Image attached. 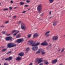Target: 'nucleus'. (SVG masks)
I'll list each match as a JSON object with an SVG mask.
<instances>
[{"label":"nucleus","mask_w":65,"mask_h":65,"mask_svg":"<svg viewBox=\"0 0 65 65\" xmlns=\"http://www.w3.org/2000/svg\"><path fill=\"white\" fill-rule=\"evenodd\" d=\"M28 42L29 43L30 45L32 46H37L39 45L40 44V42L37 43L36 44V42L34 43V41L33 40L29 41H28Z\"/></svg>","instance_id":"f257e3e1"},{"label":"nucleus","mask_w":65,"mask_h":65,"mask_svg":"<svg viewBox=\"0 0 65 65\" xmlns=\"http://www.w3.org/2000/svg\"><path fill=\"white\" fill-rule=\"evenodd\" d=\"M16 46V44H14L13 43H10L8 44L7 46L9 48H10L12 47L15 46Z\"/></svg>","instance_id":"f03ea898"},{"label":"nucleus","mask_w":65,"mask_h":65,"mask_svg":"<svg viewBox=\"0 0 65 65\" xmlns=\"http://www.w3.org/2000/svg\"><path fill=\"white\" fill-rule=\"evenodd\" d=\"M42 5L40 4L38 5L37 7V10L39 13H40V12L42 10Z\"/></svg>","instance_id":"7ed1b4c3"},{"label":"nucleus","mask_w":65,"mask_h":65,"mask_svg":"<svg viewBox=\"0 0 65 65\" xmlns=\"http://www.w3.org/2000/svg\"><path fill=\"white\" fill-rule=\"evenodd\" d=\"M24 39L23 38L17 40L16 42L18 43H20L24 41Z\"/></svg>","instance_id":"20e7f679"},{"label":"nucleus","mask_w":65,"mask_h":65,"mask_svg":"<svg viewBox=\"0 0 65 65\" xmlns=\"http://www.w3.org/2000/svg\"><path fill=\"white\" fill-rule=\"evenodd\" d=\"M21 27L22 29L25 30L26 28V27L25 26V24L24 23H22L21 24Z\"/></svg>","instance_id":"39448f33"},{"label":"nucleus","mask_w":65,"mask_h":65,"mask_svg":"<svg viewBox=\"0 0 65 65\" xmlns=\"http://www.w3.org/2000/svg\"><path fill=\"white\" fill-rule=\"evenodd\" d=\"M52 40L53 41H56L58 40V37L57 36H54L52 38Z\"/></svg>","instance_id":"423d86ee"},{"label":"nucleus","mask_w":65,"mask_h":65,"mask_svg":"<svg viewBox=\"0 0 65 65\" xmlns=\"http://www.w3.org/2000/svg\"><path fill=\"white\" fill-rule=\"evenodd\" d=\"M12 38L11 37H6L5 38V39L7 41H10L12 40Z\"/></svg>","instance_id":"0eeeda50"},{"label":"nucleus","mask_w":65,"mask_h":65,"mask_svg":"<svg viewBox=\"0 0 65 65\" xmlns=\"http://www.w3.org/2000/svg\"><path fill=\"white\" fill-rule=\"evenodd\" d=\"M32 48V50L33 51H37L38 49V46H35Z\"/></svg>","instance_id":"6e6552de"},{"label":"nucleus","mask_w":65,"mask_h":65,"mask_svg":"<svg viewBox=\"0 0 65 65\" xmlns=\"http://www.w3.org/2000/svg\"><path fill=\"white\" fill-rule=\"evenodd\" d=\"M47 45V43L46 41H45L44 42H43L41 44V45L43 46H46Z\"/></svg>","instance_id":"1a4fd4ad"},{"label":"nucleus","mask_w":65,"mask_h":65,"mask_svg":"<svg viewBox=\"0 0 65 65\" xmlns=\"http://www.w3.org/2000/svg\"><path fill=\"white\" fill-rule=\"evenodd\" d=\"M12 59V57H10L9 58H7L5 59L6 60H11Z\"/></svg>","instance_id":"9d476101"},{"label":"nucleus","mask_w":65,"mask_h":65,"mask_svg":"<svg viewBox=\"0 0 65 65\" xmlns=\"http://www.w3.org/2000/svg\"><path fill=\"white\" fill-rule=\"evenodd\" d=\"M42 51V50L41 49H39L38 50V51L36 52V54H39Z\"/></svg>","instance_id":"9b49d317"},{"label":"nucleus","mask_w":65,"mask_h":65,"mask_svg":"<svg viewBox=\"0 0 65 65\" xmlns=\"http://www.w3.org/2000/svg\"><path fill=\"white\" fill-rule=\"evenodd\" d=\"M43 61V58H41L39 59L38 63H39Z\"/></svg>","instance_id":"f8f14e48"},{"label":"nucleus","mask_w":65,"mask_h":65,"mask_svg":"<svg viewBox=\"0 0 65 65\" xmlns=\"http://www.w3.org/2000/svg\"><path fill=\"white\" fill-rule=\"evenodd\" d=\"M57 62V60L55 59L52 61L51 62L52 63L55 64Z\"/></svg>","instance_id":"ddd939ff"},{"label":"nucleus","mask_w":65,"mask_h":65,"mask_svg":"<svg viewBox=\"0 0 65 65\" xmlns=\"http://www.w3.org/2000/svg\"><path fill=\"white\" fill-rule=\"evenodd\" d=\"M50 32V31H48L45 34V35L46 36V37H48L50 36V35L48 34Z\"/></svg>","instance_id":"4468645a"},{"label":"nucleus","mask_w":65,"mask_h":65,"mask_svg":"<svg viewBox=\"0 0 65 65\" xmlns=\"http://www.w3.org/2000/svg\"><path fill=\"white\" fill-rule=\"evenodd\" d=\"M39 35L38 34L36 33L34 35L33 38H34L35 37H37Z\"/></svg>","instance_id":"2eb2a0df"},{"label":"nucleus","mask_w":65,"mask_h":65,"mask_svg":"<svg viewBox=\"0 0 65 65\" xmlns=\"http://www.w3.org/2000/svg\"><path fill=\"white\" fill-rule=\"evenodd\" d=\"M18 55H20L21 56H23L24 55V53H23L22 52L19 54Z\"/></svg>","instance_id":"dca6fc26"},{"label":"nucleus","mask_w":65,"mask_h":65,"mask_svg":"<svg viewBox=\"0 0 65 65\" xmlns=\"http://www.w3.org/2000/svg\"><path fill=\"white\" fill-rule=\"evenodd\" d=\"M21 59V58L19 56L17 57L16 59V60L18 61H20V60Z\"/></svg>","instance_id":"f3484780"},{"label":"nucleus","mask_w":65,"mask_h":65,"mask_svg":"<svg viewBox=\"0 0 65 65\" xmlns=\"http://www.w3.org/2000/svg\"><path fill=\"white\" fill-rule=\"evenodd\" d=\"M21 37V36L20 34H19L16 37V38H18L20 37Z\"/></svg>","instance_id":"a211bd4d"},{"label":"nucleus","mask_w":65,"mask_h":65,"mask_svg":"<svg viewBox=\"0 0 65 65\" xmlns=\"http://www.w3.org/2000/svg\"><path fill=\"white\" fill-rule=\"evenodd\" d=\"M57 24V22H54L53 23V24L54 26H55Z\"/></svg>","instance_id":"6ab92c4d"},{"label":"nucleus","mask_w":65,"mask_h":65,"mask_svg":"<svg viewBox=\"0 0 65 65\" xmlns=\"http://www.w3.org/2000/svg\"><path fill=\"white\" fill-rule=\"evenodd\" d=\"M20 5H23L25 4V3L22 2H20Z\"/></svg>","instance_id":"aec40b11"},{"label":"nucleus","mask_w":65,"mask_h":65,"mask_svg":"<svg viewBox=\"0 0 65 65\" xmlns=\"http://www.w3.org/2000/svg\"><path fill=\"white\" fill-rule=\"evenodd\" d=\"M32 35L31 34H30L29 35H27L28 38H30L31 36Z\"/></svg>","instance_id":"412c9836"},{"label":"nucleus","mask_w":65,"mask_h":65,"mask_svg":"<svg viewBox=\"0 0 65 65\" xmlns=\"http://www.w3.org/2000/svg\"><path fill=\"white\" fill-rule=\"evenodd\" d=\"M19 32V31H17V32H16L13 35V36H15V35H16L17 34V33Z\"/></svg>","instance_id":"4be33fe9"},{"label":"nucleus","mask_w":65,"mask_h":65,"mask_svg":"<svg viewBox=\"0 0 65 65\" xmlns=\"http://www.w3.org/2000/svg\"><path fill=\"white\" fill-rule=\"evenodd\" d=\"M39 60V59H38V58H37V59H36V60H35V62H38Z\"/></svg>","instance_id":"5701e85b"},{"label":"nucleus","mask_w":65,"mask_h":65,"mask_svg":"<svg viewBox=\"0 0 65 65\" xmlns=\"http://www.w3.org/2000/svg\"><path fill=\"white\" fill-rule=\"evenodd\" d=\"M29 50V47L27 48L26 49V51L27 52H28Z\"/></svg>","instance_id":"b1692460"},{"label":"nucleus","mask_w":65,"mask_h":65,"mask_svg":"<svg viewBox=\"0 0 65 65\" xmlns=\"http://www.w3.org/2000/svg\"><path fill=\"white\" fill-rule=\"evenodd\" d=\"M51 46L52 44H50L49 46L48 47H47V50H48V48H50V47H51Z\"/></svg>","instance_id":"393cba45"},{"label":"nucleus","mask_w":65,"mask_h":65,"mask_svg":"<svg viewBox=\"0 0 65 65\" xmlns=\"http://www.w3.org/2000/svg\"><path fill=\"white\" fill-rule=\"evenodd\" d=\"M50 3H52L54 2V0H49Z\"/></svg>","instance_id":"a878e982"},{"label":"nucleus","mask_w":65,"mask_h":65,"mask_svg":"<svg viewBox=\"0 0 65 65\" xmlns=\"http://www.w3.org/2000/svg\"><path fill=\"white\" fill-rule=\"evenodd\" d=\"M18 31H17L15 30H13V31L12 32V33L13 34L15 32H16H16H17Z\"/></svg>","instance_id":"bb28decb"},{"label":"nucleus","mask_w":65,"mask_h":65,"mask_svg":"<svg viewBox=\"0 0 65 65\" xmlns=\"http://www.w3.org/2000/svg\"><path fill=\"white\" fill-rule=\"evenodd\" d=\"M42 54L43 55L45 54L46 53V52L44 51H42L41 52Z\"/></svg>","instance_id":"cd10ccee"},{"label":"nucleus","mask_w":65,"mask_h":65,"mask_svg":"<svg viewBox=\"0 0 65 65\" xmlns=\"http://www.w3.org/2000/svg\"><path fill=\"white\" fill-rule=\"evenodd\" d=\"M6 49H4L3 50H2V52H4L6 50Z\"/></svg>","instance_id":"c85d7f7f"},{"label":"nucleus","mask_w":65,"mask_h":65,"mask_svg":"<svg viewBox=\"0 0 65 65\" xmlns=\"http://www.w3.org/2000/svg\"><path fill=\"white\" fill-rule=\"evenodd\" d=\"M9 9V8H6L3 9V10L4 11H5L6 10H7Z\"/></svg>","instance_id":"c756f323"},{"label":"nucleus","mask_w":65,"mask_h":65,"mask_svg":"<svg viewBox=\"0 0 65 65\" xmlns=\"http://www.w3.org/2000/svg\"><path fill=\"white\" fill-rule=\"evenodd\" d=\"M6 33L5 31H3L2 32V33L3 34H5Z\"/></svg>","instance_id":"7c9ffc66"},{"label":"nucleus","mask_w":65,"mask_h":65,"mask_svg":"<svg viewBox=\"0 0 65 65\" xmlns=\"http://www.w3.org/2000/svg\"><path fill=\"white\" fill-rule=\"evenodd\" d=\"M9 22L8 21H5V23L6 24H7V23H8Z\"/></svg>","instance_id":"2f4dec72"},{"label":"nucleus","mask_w":65,"mask_h":65,"mask_svg":"<svg viewBox=\"0 0 65 65\" xmlns=\"http://www.w3.org/2000/svg\"><path fill=\"white\" fill-rule=\"evenodd\" d=\"M26 2L27 3H29L30 2V1H29V0H27L26 1Z\"/></svg>","instance_id":"473e14b6"},{"label":"nucleus","mask_w":65,"mask_h":65,"mask_svg":"<svg viewBox=\"0 0 65 65\" xmlns=\"http://www.w3.org/2000/svg\"><path fill=\"white\" fill-rule=\"evenodd\" d=\"M45 63L47 64H49V63L48 62H45Z\"/></svg>","instance_id":"72a5a7b5"},{"label":"nucleus","mask_w":65,"mask_h":65,"mask_svg":"<svg viewBox=\"0 0 65 65\" xmlns=\"http://www.w3.org/2000/svg\"><path fill=\"white\" fill-rule=\"evenodd\" d=\"M9 8L10 10H11L12 8V7H9Z\"/></svg>","instance_id":"f704fd0d"},{"label":"nucleus","mask_w":65,"mask_h":65,"mask_svg":"<svg viewBox=\"0 0 65 65\" xmlns=\"http://www.w3.org/2000/svg\"><path fill=\"white\" fill-rule=\"evenodd\" d=\"M11 53V51H10V52H8L7 53V54H10V53Z\"/></svg>","instance_id":"c9c22d12"},{"label":"nucleus","mask_w":65,"mask_h":65,"mask_svg":"<svg viewBox=\"0 0 65 65\" xmlns=\"http://www.w3.org/2000/svg\"><path fill=\"white\" fill-rule=\"evenodd\" d=\"M49 15H51V11H50V12H49Z\"/></svg>","instance_id":"e433bc0d"},{"label":"nucleus","mask_w":65,"mask_h":65,"mask_svg":"<svg viewBox=\"0 0 65 65\" xmlns=\"http://www.w3.org/2000/svg\"><path fill=\"white\" fill-rule=\"evenodd\" d=\"M25 7H28V5H26L25 6Z\"/></svg>","instance_id":"4c0bfd02"},{"label":"nucleus","mask_w":65,"mask_h":65,"mask_svg":"<svg viewBox=\"0 0 65 65\" xmlns=\"http://www.w3.org/2000/svg\"><path fill=\"white\" fill-rule=\"evenodd\" d=\"M11 35V34H7V36H9Z\"/></svg>","instance_id":"58836bf2"},{"label":"nucleus","mask_w":65,"mask_h":65,"mask_svg":"<svg viewBox=\"0 0 65 65\" xmlns=\"http://www.w3.org/2000/svg\"><path fill=\"white\" fill-rule=\"evenodd\" d=\"M29 65H32V63H31Z\"/></svg>","instance_id":"ea45409f"},{"label":"nucleus","mask_w":65,"mask_h":65,"mask_svg":"<svg viewBox=\"0 0 65 65\" xmlns=\"http://www.w3.org/2000/svg\"><path fill=\"white\" fill-rule=\"evenodd\" d=\"M11 3H12V4L13 3V1H11Z\"/></svg>","instance_id":"a19ab883"},{"label":"nucleus","mask_w":65,"mask_h":65,"mask_svg":"<svg viewBox=\"0 0 65 65\" xmlns=\"http://www.w3.org/2000/svg\"><path fill=\"white\" fill-rule=\"evenodd\" d=\"M64 49H63L61 51V52H62L63 51H64Z\"/></svg>","instance_id":"79ce46f5"},{"label":"nucleus","mask_w":65,"mask_h":65,"mask_svg":"<svg viewBox=\"0 0 65 65\" xmlns=\"http://www.w3.org/2000/svg\"><path fill=\"white\" fill-rule=\"evenodd\" d=\"M16 17V16H14L13 17V18H15Z\"/></svg>","instance_id":"37998d69"},{"label":"nucleus","mask_w":65,"mask_h":65,"mask_svg":"<svg viewBox=\"0 0 65 65\" xmlns=\"http://www.w3.org/2000/svg\"><path fill=\"white\" fill-rule=\"evenodd\" d=\"M1 27H4V26H3V25H2V26H1Z\"/></svg>","instance_id":"c03bdc74"},{"label":"nucleus","mask_w":65,"mask_h":65,"mask_svg":"<svg viewBox=\"0 0 65 65\" xmlns=\"http://www.w3.org/2000/svg\"><path fill=\"white\" fill-rule=\"evenodd\" d=\"M4 65H7L6 63H5L4 64Z\"/></svg>","instance_id":"a18cd8bd"},{"label":"nucleus","mask_w":65,"mask_h":65,"mask_svg":"<svg viewBox=\"0 0 65 65\" xmlns=\"http://www.w3.org/2000/svg\"><path fill=\"white\" fill-rule=\"evenodd\" d=\"M39 65H43V63H41Z\"/></svg>","instance_id":"49530a36"},{"label":"nucleus","mask_w":65,"mask_h":65,"mask_svg":"<svg viewBox=\"0 0 65 65\" xmlns=\"http://www.w3.org/2000/svg\"><path fill=\"white\" fill-rule=\"evenodd\" d=\"M21 22V21H20L19 22V24H20Z\"/></svg>","instance_id":"de8ad7c7"},{"label":"nucleus","mask_w":65,"mask_h":65,"mask_svg":"<svg viewBox=\"0 0 65 65\" xmlns=\"http://www.w3.org/2000/svg\"><path fill=\"white\" fill-rule=\"evenodd\" d=\"M26 12V11H24V12H22V13H25Z\"/></svg>","instance_id":"09e8293b"},{"label":"nucleus","mask_w":65,"mask_h":65,"mask_svg":"<svg viewBox=\"0 0 65 65\" xmlns=\"http://www.w3.org/2000/svg\"><path fill=\"white\" fill-rule=\"evenodd\" d=\"M52 18V17H50V18H49V19H51V18Z\"/></svg>","instance_id":"8fccbe9b"},{"label":"nucleus","mask_w":65,"mask_h":65,"mask_svg":"<svg viewBox=\"0 0 65 65\" xmlns=\"http://www.w3.org/2000/svg\"><path fill=\"white\" fill-rule=\"evenodd\" d=\"M59 65H63V64H62L61 63L60 64H59Z\"/></svg>","instance_id":"3c124183"},{"label":"nucleus","mask_w":65,"mask_h":65,"mask_svg":"<svg viewBox=\"0 0 65 65\" xmlns=\"http://www.w3.org/2000/svg\"><path fill=\"white\" fill-rule=\"evenodd\" d=\"M58 51H60V49H59L58 50Z\"/></svg>","instance_id":"603ef678"},{"label":"nucleus","mask_w":65,"mask_h":65,"mask_svg":"<svg viewBox=\"0 0 65 65\" xmlns=\"http://www.w3.org/2000/svg\"><path fill=\"white\" fill-rule=\"evenodd\" d=\"M26 0H23V1H25Z\"/></svg>","instance_id":"864d4df0"},{"label":"nucleus","mask_w":65,"mask_h":65,"mask_svg":"<svg viewBox=\"0 0 65 65\" xmlns=\"http://www.w3.org/2000/svg\"><path fill=\"white\" fill-rule=\"evenodd\" d=\"M30 9L29 8L28 9V10H29Z\"/></svg>","instance_id":"5fc2aeb1"},{"label":"nucleus","mask_w":65,"mask_h":65,"mask_svg":"<svg viewBox=\"0 0 65 65\" xmlns=\"http://www.w3.org/2000/svg\"><path fill=\"white\" fill-rule=\"evenodd\" d=\"M17 7H15V8H17Z\"/></svg>","instance_id":"6e6d98bb"},{"label":"nucleus","mask_w":65,"mask_h":65,"mask_svg":"<svg viewBox=\"0 0 65 65\" xmlns=\"http://www.w3.org/2000/svg\"><path fill=\"white\" fill-rule=\"evenodd\" d=\"M4 59V58L2 59V60H3Z\"/></svg>","instance_id":"4d7b16f0"},{"label":"nucleus","mask_w":65,"mask_h":65,"mask_svg":"<svg viewBox=\"0 0 65 65\" xmlns=\"http://www.w3.org/2000/svg\"><path fill=\"white\" fill-rule=\"evenodd\" d=\"M63 36H65V35H64Z\"/></svg>","instance_id":"13d9d810"},{"label":"nucleus","mask_w":65,"mask_h":65,"mask_svg":"<svg viewBox=\"0 0 65 65\" xmlns=\"http://www.w3.org/2000/svg\"><path fill=\"white\" fill-rule=\"evenodd\" d=\"M1 5V3H0V5Z\"/></svg>","instance_id":"bf43d9fd"},{"label":"nucleus","mask_w":65,"mask_h":65,"mask_svg":"<svg viewBox=\"0 0 65 65\" xmlns=\"http://www.w3.org/2000/svg\"><path fill=\"white\" fill-rule=\"evenodd\" d=\"M0 65H1V63H0Z\"/></svg>","instance_id":"052dcab7"},{"label":"nucleus","mask_w":65,"mask_h":65,"mask_svg":"<svg viewBox=\"0 0 65 65\" xmlns=\"http://www.w3.org/2000/svg\"><path fill=\"white\" fill-rule=\"evenodd\" d=\"M7 1H8V0H7Z\"/></svg>","instance_id":"680f3d73"}]
</instances>
